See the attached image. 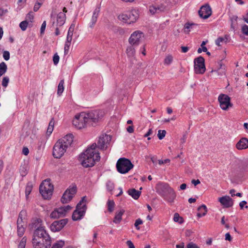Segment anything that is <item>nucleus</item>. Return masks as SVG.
I'll return each instance as SVG.
<instances>
[{
    "label": "nucleus",
    "mask_w": 248,
    "mask_h": 248,
    "mask_svg": "<svg viewBox=\"0 0 248 248\" xmlns=\"http://www.w3.org/2000/svg\"><path fill=\"white\" fill-rule=\"evenodd\" d=\"M128 46L126 49V53L127 56L129 57H132L135 55V49L134 46Z\"/></svg>",
    "instance_id": "nucleus-32"
},
{
    "label": "nucleus",
    "mask_w": 248,
    "mask_h": 248,
    "mask_svg": "<svg viewBox=\"0 0 248 248\" xmlns=\"http://www.w3.org/2000/svg\"><path fill=\"white\" fill-rule=\"evenodd\" d=\"M128 193L135 200H137L140 196L141 192L134 188L130 189L128 190Z\"/></svg>",
    "instance_id": "nucleus-27"
},
{
    "label": "nucleus",
    "mask_w": 248,
    "mask_h": 248,
    "mask_svg": "<svg viewBox=\"0 0 248 248\" xmlns=\"http://www.w3.org/2000/svg\"><path fill=\"white\" fill-rule=\"evenodd\" d=\"M242 32L243 34L248 35V26L245 24L242 27Z\"/></svg>",
    "instance_id": "nucleus-52"
},
{
    "label": "nucleus",
    "mask_w": 248,
    "mask_h": 248,
    "mask_svg": "<svg viewBox=\"0 0 248 248\" xmlns=\"http://www.w3.org/2000/svg\"><path fill=\"white\" fill-rule=\"evenodd\" d=\"M164 199L169 202H173L174 199L176 198V194L173 188H171L170 190H169L164 196L163 197Z\"/></svg>",
    "instance_id": "nucleus-22"
},
{
    "label": "nucleus",
    "mask_w": 248,
    "mask_h": 248,
    "mask_svg": "<svg viewBox=\"0 0 248 248\" xmlns=\"http://www.w3.org/2000/svg\"><path fill=\"white\" fill-rule=\"evenodd\" d=\"M32 185L29 183H28L25 189V194L26 197H27L31 193L32 190Z\"/></svg>",
    "instance_id": "nucleus-44"
},
{
    "label": "nucleus",
    "mask_w": 248,
    "mask_h": 248,
    "mask_svg": "<svg viewBox=\"0 0 248 248\" xmlns=\"http://www.w3.org/2000/svg\"><path fill=\"white\" fill-rule=\"evenodd\" d=\"M46 21H44L42 24L41 29H40V33L41 34H43L44 33L46 27Z\"/></svg>",
    "instance_id": "nucleus-58"
},
{
    "label": "nucleus",
    "mask_w": 248,
    "mask_h": 248,
    "mask_svg": "<svg viewBox=\"0 0 248 248\" xmlns=\"http://www.w3.org/2000/svg\"><path fill=\"white\" fill-rule=\"evenodd\" d=\"M218 201L225 208L231 207L233 204L232 199L229 196H225L219 198Z\"/></svg>",
    "instance_id": "nucleus-19"
},
{
    "label": "nucleus",
    "mask_w": 248,
    "mask_h": 248,
    "mask_svg": "<svg viewBox=\"0 0 248 248\" xmlns=\"http://www.w3.org/2000/svg\"><path fill=\"white\" fill-rule=\"evenodd\" d=\"M229 38V36L227 35H225L224 37H219L215 41V44L217 46H220V43L225 42L227 43Z\"/></svg>",
    "instance_id": "nucleus-30"
},
{
    "label": "nucleus",
    "mask_w": 248,
    "mask_h": 248,
    "mask_svg": "<svg viewBox=\"0 0 248 248\" xmlns=\"http://www.w3.org/2000/svg\"><path fill=\"white\" fill-rule=\"evenodd\" d=\"M75 28V24H72L71 26H70L68 32H67V35L68 36H73V32Z\"/></svg>",
    "instance_id": "nucleus-49"
},
{
    "label": "nucleus",
    "mask_w": 248,
    "mask_h": 248,
    "mask_svg": "<svg viewBox=\"0 0 248 248\" xmlns=\"http://www.w3.org/2000/svg\"><path fill=\"white\" fill-rule=\"evenodd\" d=\"M107 188L109 191H112L114 187V184L111 181H108L106 184Z\"/></svg>",
    "instance_id": "nucleus-47"
},
{
    "label": "nucleus",
    "mask_w": 248,
    "mask_h": 248,
    "mask_svg": "<svg viewBox=\"0 0 248 248\" xmlns=\"http://www.w3.org/2000/svg\"><path fill=\"white\" fill-rule=\"evenodd\" d=\"M186 248H200V247L193 242H190L187 244Z\"/></svg>",
    "instance_id": "nucleus-56"
},
{
    "label": "nucleus",
    "mask_w": 248,
    "mask_h": 248,
    "mask_svg": "<svg viewBox=\"0 0 248 248\" xmlns=\"http://www.w3.org/2000/svg\"><path fill=\"white\" fill-rule=\"evenodd\" d=\"M153 133V130L151 128L149 129L148 131L144 135V137H148V140H150L151 138L148 137L150 135H151Z\"/></svg>",
    "instance_id": "nucleus-61"
},
{
    "label": "nucleus",
    "mask_w": 248,
    "mask_h": 248,
    "mask_svg": "<svg viewBox=\"0 0 248 248\" xmlns=\"http://www.w3.org/2000/svg\"><path fill=\"white\" fill-rule=\"evenodd\" d=\"M41 222H42V220L40 218H36V219H33L31 223V228L32 229L36 228V229L38 227H41L40 226H41Z\"/></svg>",
    "instance_id": "nucleus-33"
},
{
    "label": "nucleus",
    "mask_w": 248,
    "mask_h": 248,
    "mask_svg": "<svg viewBox=\"0 0 248 248\" xmlns=\"http://www.w3.org/2000/svg\"><path fill=\"white\" fill-rule=\"evenodd\" d=\"M171 187L170 186L169 184L165 183L160 182L158 183L155 186L156 192L162 197L167 193L169 190H170Z\"/></svg>",
    "instance_id": "nucleus-17"
},
{
    "label": "nucleus",
    "mask_w": 248,
    "mask_h": 248,
    "mask_svg": "<svg viewBox=\"0 0 248 248\" xmlns=\"http://www.w3.org/2000/svg\"><path fill=\"white\" fill-rule=\"evenodd\" d=\"M108 210L109 212L112 213L114 208L115 203L112 200H108L107 202Z\"/></svg>",
    "instance_id": "nucleus-36"
},
{
    "label": "nucleus",
    "mask_w": 248,
    "mask_h": 248,
    "mask_svg": "<svg viewBox=\"0 0 248 248\" xmlns=\"http://www.w3.org/2000/svg\"><path fill=\"white\" fill-rule=\"evenodd\" d=\"M103 115V112L99 110H93L86 113V116L90 126L96 124Z\"/></svg>",
    "instance_id": "nucleus-9"
},
{
    "label": "nucleus",
    "mask_w": 248,
    "mask_h": 248,
    "mask_svg": "<svg viewBox=\"0 0 248 248\" xmlns=\"http://www.w3.org/2000/svg\"><path fill=\"white\" fill-rule=\"evenodd\" d=\"M29 22L27 20L21 22L19 24V27L23 31H25L27 28Z\"/></svg>",
    "instance_id": "nucleus-41"
},
{
    "label": "nucleus",
    "mask_w": 248,
    "mask_h": 248,
    "mask_svg": "<svg viewBox=\"0 0 248 248\" xmlns=\"http://www.w3.org/2000/svg\"><path fill=\"white\" fill-rule=\"evenodd\" d=\"M17 234L19 236H22L25 232V228H17Z\"/></svg>",
    "instance_id": "nucleus-51"
},
{
    "label": "nucleus",
    "mask_w": 248,
    "mask_h": 248,
    "mask_svg": "<svg viewBox=\"0 0 248 248\" xmlns=\"http://www.w3.org/2000/svg\"><path fill=\"white\" fill-rule=\"evenodd\" d=\"M180 220H182V218L180 217L178 213H175L174 215L173 220L176 222H178L181 223V221Z\"/></svg>",
    "instance_id": "nucleus-54"
},
{
    "label": "nucleus",
    "mask_w": 248,
    "mask_h": 248,
    "mask_svg": "<svg viewBox=\"0 0 248 248\" xmlns=\"http://www.w3.org/2000/svg\"><path fill=\"white\" fill-rule=\"evenodd\" d=\"M50 217L51 218L55 219L60 218V217L59 216V214L58 213V211L56 209H55L53 211L51 212V213L50 215Z\"/></svg>",
    "instance_id": "nucleus-42"
},
{
    "label": "nucleus",
    "mask_w": 248,
    "mask_h": 248,
    "mask_svg": "<svg viewBox=\"0 0 248 248\" xmlns=\"http://www.w3.org/2000/svg\"><path fill=\"white\" fill-rule=\"evenodd\" d=\"M60 60V57L57 53H56L54 55L53 57V61L54 65H56L59 63Z\"/></svg>",
    "instance_id": "nucleus-50"
},
{
    "label": "nucleus",
    "mask_w": 248,
    "mask_h": 248,
    "mask_svg": "<svg viewBox=\"0 0 248 248\" xmlns=\"http://www.w3.org/2000/svg\"><path fill=\"white\" fill-rule=\"evenodd\" d=\"M72 207L70 205L64 206L58 208H57L59 216L60 217H63L66 216L68 211L71 210Z\"/></svg>",
    "instance_id": "nucleus-24"
},
{
    "label": "nucleus",
    "mask_w": 248,
    "mask_h": 248,
    "mask_svg": "<svg viewBox=\"0 0 248 248\" xmlns=\"http://www.w3.org/2000/svg\"><path fill=\"white\" fill-rule=\"evenodd\" d=\"M72 134H67L59 139L55 144L53 149V155L56 158H60L65 153L66 149L73 141Z\"/></svg>",
    "instance_id": "nucleus-2"
},
{
    "label": "nucleus",
    "mask_w": 248,
    "mask_h": 248,
    "mask_svg": "<svg viewBox=\"0 0 248 248\" xmlns=\"http://www.w3.org/2000/svg\"><path fill=\"white\" fill-rule=\"evenodd\" d=\"M32 239L34 240L35 247L37 248L38 247H36L37 246L36 244L39 243L40 240L43 241V243L45 241L47 242H51L49 235L44 227H38L35 229Z\"/></svg>",
    "instance_id": "nucleus-4"
},
{
    "label": "nucleus",
    "mask_w": 248,
    "mask_h": 248,
    "mask_svg": "<svg viewBox=\"0 0 248 248\" xmlns=\"http://www.w3.org/2000/svg\"><path fill=\"white\" fill-rule=\"evenodd\" d=\"M54 118H52L51 120L49 122L47 131H46V134L48 136L50 135V134L52 133V132L53 131L54 129Z\"/></svg>",
    "instance_id": "nucleus-31"
},
{
    "label": "nucleus",
    "mask_w": 248,
    "mask_h": 248,
    "mask_svg": "<svg viewBox=\"0 0 248 248\" xmlns=\"http://www.w3.org/2000/svg\"><path fill=\"white\" fill-rule=\"evenodd\" d=\"M86 197H83L80 202L78 203L76 210L72 215V219L77 221L81 219L84 216L86 210Z\"/></svg>",
    "instance_id": "nucleus-3"
},
{
    "label": "nucleus",
    "mask_w": 248,
    "mask_h": 248,
    "mask_svg": "<svg viewBox=\"0 0 248 248\" xmlns=\"http://www.w3.org/2000/svg\"><path fill=\"white\" fill-rule=\"evenodd\" d=\"M41 5H42V4H41V3H38V2H36L35 3L34 7H33L34 11V12L37 11L39 9Z\"/></svg>",
    "instance_id": "nucleus-59"
},
{
    "label": "nucleus",
    "mask_w": 248,
    "mask_h": 248,
    "mask_svg": "<svg viewBox=\"0 0 248 248\" xmlns=\"http://www.w3.org/2000/svg\"><path fill=\"white\" fill-rule=\"evenodd\" d=\"M65 14L62 12H60L56 17L51 15V20L52 21V27L62 26L65 22Z\"/></svg>",
    "instance_id": "nucleus-14"
},
{
    "label": "nucleus",
    "mask_w": 248,
    "mask_h": 248,
    "mask_svg": "<svg viewBox=\"0 0 248 248\" xmlns=\"http://www.w3.org/2000/svg\"><path fill=\"white\" fill-rule=\"evenodd\" d=\"M64 242L62 240L57 241L56 243L54 244L52 246V248H62L64 246Z\"/></svg>",
    "instance_id": "nucleus-39"
},
{
    "label": "nucleus",
    "mask_w": 248,
    "mask_h": 248,
    "mask_svg": "<svg viewBox=\"0 0 248 248\" xmlns=\"http://www.w3.org/2000/svg\"><path fill=\"white\" fill-rule=\"evenodd\" d=\"M19 171L22 176H25L28 173L27 167L25 166H21L20 167Z\"/></svg>",
    "instance_id": "nucleus-40"
},
{
    "label": "nucleus",
    "mask_w": 248,
    "mask_h": 248,
    "mask_svg": "<svg viewBox=\"0 0 248 248\" xmlns=\"http://www.w3.org/2000/svg\"><path fill=\"white\" fill-rule=\"evenodd\" d=\"M26 212L24 211H21L18 216V217L17 220V224H25L23 221V217L25 215Z\"/></svg>",
    "instance_id": "nucleus-37"
},
{
    "label": "nucleus",
    "mask_w": 248,
    "mask_h": 248,
    "mask_svg": "<svg viewBox=\"0 0 248 248\" xmlns=\"http://www.w3.org/2000/svg\"><path fill=\"white\" fill-rule=\"evenodd\" d=\"M212 14V10L209 5L202 6L199 11L200 16L203 19L208 18Z\"/></svg>",
    "instance_id": "nucleus-18"
},
{
    "label": "nucleus",
    "mask_w": 248,
    "mask_h": 248,
    "mask_svg": "<svg viewBox=\"0 0 248 248\" xmlns=\"http://www.w3.org/2000/svg\"><path fill=\"white\" fill-rule=\"evenodd\" d=\"M29 153V150L26 147H24L22 149V154L25 155H27Z\"/></svg>",
    "instance_id": "nucleus-63"
},
{
    "label": "nucleus",
    "mask_w": 248,
    "mask_h": 248,
    "mask_svg": "<svg viewBox=\"0 0 248 248\" xmlns=\"http://www.w3.org/2000/svg\"><path fill=\"white\" fill-rule=\"evenodd\" d=\"M40 193L45 199L51 197L53 191V186L51 184L49 179L44 180L39 186Z\"/></svg>",
    "instance_id": "nucleus-6"
},
{
    "label": "nucleus",
    "mask_w": 248,
    "mask_h": 248,
    "mask_svg": "<svg viewBox=\"0 0 248 248\" xmlns=\"http://www.w3.org/2000/svg\"><path fill=\"white\" fill-rule=\"evenodd\" d=\"M142 223L143 221L140 218H139L136 220L134 223V226L137 230H139L140 229L139 225L142 224Z\"/></svg>",
    "instance_id": "nucleus-48"
},
{
    "label": "nucleus",
    "mask_w": 248,
    "mask_h": 248,
    "mask_svg": "<svg viewBox=\"0 0 248 248\" xmlns=\"http://www.w3.org/2000/svg\"><path fill=\"white\" fill-rule=\"evenodd\" d=\"M236 147L238 150H244L248 148V140L246 138H242L236 144Z\"/></svg>",
    "instance_id": "nucleus-23"
},
{
    "label": "nucleus",
    "mask_w": 248,
    "mask_h": 248,
    "mask_svg": "<svg viewBox=\"0 0 248 248\" xmlns=\"http://www.w3.org/2000/svg\"><path fill=\"white\" fill-rule=\"evenodd\" d=\"M149 10L152 15L159 14L165 11V6L162 4L152 5L149 7Z\"/></svg>",
    "instance_id": "nucleus-20"
},
{
    "label": "nucleus",
    "mask_w": 248,
    "mask_h": 248,
    "mask_svg": "<svg viewBox=\"0 0 248 248\" xmlns=\"http://www.w3.org/2000/svg\"><path fill=\"white\" fill-rule=\"evenodd\" d=\"M197 26V24L194 23H186L184 26V31L186 33H188L191 30Z\"/></svg>",
    "instance_id": "nucleus-29"
},
{
    "label": "nucleus",
    "mask_w": 248,
    "mask_h": 248,
    "mask_svg": "<svg viewBox=\"0 0 248 248\" xmlns=\"http://www.w3.org/2000/svg\"><path fill=\"white\" fill-rule=\"evenodd\" d=\"M170 162V160L169 159H166L165 160H158V164L159 165H162L163 164L169 163Z\"/></svg>",
    "instance_id": "nucleus-64"
},
{
    "label": "nucleus",
    "mask_w": 248,
    "mask_h": 248,
    "mask_svg": "<svg viewBox=\"0 0 248 248\" xmlns=\"http://www.w3.org/2000/svg\"><path fill=\"white\" fill-rule=\"evenodd\" d=\"M143 38L144 34L142 31H136L131 34L128 42L132 46H138L142 41Z\"/></svg>",
    "instance_id": "nucleus-10"
},
{
    "label": "nucleus",
    "mask_w": 248,
    "mask_h": 248,
    "mask_svg": "<svg viewBox=\"0 0 248 248\" xmlns=\"http://www.w3.org/2000/svg\"><path fill=\"white\" fill-rule=\"evenodd\" d=\"M173 61V57L171 55H167L164 61L165 65H169Z\"/></svg>",
    "instance_id": "nucleus-38"
},
{
    "label": "nucleus",
    "mask_w": 248,
    "mask_h": 248,
    "mask_svg": "<svg viewBox=\"0 0 248 248\" xmlns=\"http://www.w3.org/2000/svg\"><path fill=\"white\" fill-rule=\"evenodd\" d=\"M26 238L24 237L22 238L18 246V248H25L26 243Z\"/></svg>",
    "instance_id": "nucleus-46"
},
{
    "label": "nucleus",
    "mask_w": 248,
    "mask_h": 248,
    "mask_svg": "<svg viewBox=\"0 0 248 248\" xmlns=\"http://www.w3.org/2000/svg\"><path fill=\"white\" fill-rule=\"evenodd\" d=\"M73 124L78 129H82L90 126L86 116V113L84 112L76 115L73 120Z\"/></svg>",
    "instance_id": "nucleus-8"
},
{
    "label": "nucleus",
    "mask_w": 248,
    "mask_h": 248,
    "mask_svg": "<svg viewBox=\"0 0 248 248\" xmlns=\"http://www.w3.org/2000/svg\"><path fill=\"white\" fill-rule=\"evenodd\" d=\"M194 70L196 74H202L206 70L204 59L202 56H199L194 60Z\"/></svg>",
    "instance_id": "nucleus-12"
},
{
    "label": "nucleus",
    "mask_w": 248,
    "mask_h": 248,
    "mask_svg": "<svg viewBox=\"0 0 248 248\" xmlns=\"http://www.w3.org/2000/svg\"><path fill=\"white\" fill-rule=\"evenodd\" d=\"M129 248H135L133 243L131 240H127L126 242Z\"/></svg>",
    "instance_id": "nucleus-62"
},
{
    "label": "nucleus",
    "mask_w": 248,
    "mask_h": 248,
    "mask_svg": "<svg viewBox=\"0 0 248 248\" xmlns=\"http://www.w3.org/2000/svg\"><path fill=\"white\" fill-rule=\"evenodd\" d=\"M3 58L6 61H8L10 59V53L8 51L5 50L3 52Z\"/></svg>",
    "instance_id": "nucleus-53"
},
{
    "label": "nucleus",
    "mask_w": 248,
    "mask_h": 248,
    "mask_svg": "<svg viewBox=\"0 0 248 248\" xmlns=\"http://www.w3.org/2000/svg\"><path fill=\"white\" fill-rule=\"evenodd\" d=\"M220 107L223 110H227L232 107L231 102V98L226 94H220L218 97Z\"/></svg>",
    "instance_id": "nucleus-11"
},
{
    "label": "nucleus",
    "mask_w": 248,
    "mask_h": 248,
    "mask_svg": "<svg viewBox=\"0 0 248 248\" xmlns=\"http://www.w3.org/2000/svg\"><path fill=\"white\" fill-rule=\"evenodd\" d=\"M7 66L4 62L0 63V77L3 75L7 71Z\"/></svg>",
    "instance_id": "nucleus-34"
},
{
    "label": "nucleus",
    "mask_w": 248,
    "mask_h": 248,
    "mask_svg": "<svg viewBox=\"0 0 248 248\" xmlns=\"http://www.w3.org/2000/svg\"><path fill=\"white\" fill-rule=\"evenodd\" d=\"M67 222L68 219L66 218L55 221L50 225L49 228L52 232H59L64 227Z\"/></svg>",
    "instance_id": "nucleus-16"
},
{
    "label": "nucleus",
    "mask_w": 248,
    "mask_h": 248,
    "mask_svg": "<svg viewBox=\"0 0 248 248\" xmlns=\"http://www.w3.org/2000/svg\"><path fill=\"white\" fill-rule=\"evenodd\" d=\"M138 17L137 11L136 10H132L121 14L118 16V18L123 22L129 24L136 22Z\"/></svg>",
    "instance_id": "nucleus-7"
},
{
    "label": "nucleus",
    "mask_w": 248,
    "mask_h": 248,
    "mask_svg": "<svg viewBox=\"0 0 248 248\" xmlns=\"http://www.w3.org/2000/svg\"><path fill=\"white\" fill-rule=\"evenodd\" d=\"M111 138L109 135L104 134L101 135L97 141L96 146L101 149L104 150L107 148L111 140Z\"/></svg>",
    "instance_id": "nucleus-15"
},
{
    "label": "nucleus",
    "mask_w": 248,
    "mask_h": 248,
    "mask_svg": "<svg viewBox=\"0 0 248 248\" xmlns=\"http://www.w3.org/2000/svg\"><path fill=\"white\" fill-rule=\"evenodd\" d=\"M71 45V43H65L64 45V54H67L69 50L70 46Z\"/></svg>",
    "instance_id": "nucleus-55"
},
{
    "label": "nucleus",
    "mask_w": 248,
    "mask_h": 248,
    "mask_svg": "<svg viewBox=\"0 0 248 248\" xmlns=\"http://www.w3.org/2000/svg\"><path fill=\"white\" fill-rule=\"evenodd\" d=\"M9 82V78L8 77H4L3 78L1 85L3 87L6 88Z\"/></svg>",
    "instance_id": "nucleus-43"
},
{
    "label": "nucleus",
    "mask_w": 248,
    "mask_h": 248,
    "mask_svg": "<svg viewBox=\"0 0 248 248\" xmlns=\"http://www.w3.org/2000/svg\"><path fill=\"white\" fill-rule=\"evenodd\" d=\"M96 148V144L93 143L80 155L81 164L84 167H92L94 165L96 161L100 160V154Z\"/></svg>",
    "instance_id": "nucleus-1"
},
{
    "label": "nucleus",
    "mask_w": 248,
    "mask_h": 248,
    "mask_svg": "<svg viewBox=\"0 0 248 248\" xmlns=\"http://www.w3.org/2000/svg\"><path fill=\"white\" fill-rule=\"evenodd\" d=\"M64 80H61L58 86L57 93L59 95H61L64 90Z\"/></svg>",
    "instance_id": "nucleus-35"
},
{
    "label": "nucleus",
    "mask_w": 248,
    "mask_h": 248,
    "mask_svg": "<svg viewBox=\"0 0 248 248\" xmlns=\"http://www.w3.org/2000/svg\"><path fill=\"white\" fill-rule=\"evenodd\" d=\"M34 241L32 240V243L33 245V247L34 248H37L35 247ZM51 242H47L45 241L44 242H43V241H39V243L37 244V245L36 247H38V248H49L51 246Z\"/></svg>",
    "instance_id": "nucleus-26"
},
{
    "label": "nucleus",
    "mask_w": 248,
    "mask_h": 248,
    "mask_svg": "<svg viewBox=\"0 0 248 248\" xmlns=\"http://www.w3.org/2000/svg\"><path fill=\"white\" fill-rule=\"evenodd\" d=\"M207 41H202L201 45V48L202 49L203 52H206L207 50V48L205 45H206Z\"/></svg>",
    "instance_id": "nucleus-60"
},
{
    "label": "nucleus",
    "mask_w": 248,
    "mask_h": 248,
    "mask_svg": "<svg viewBox=\"0 0 248 248\" xmlns=\"http://www.w3.org/2000/svg\"><path fill=\"white\" fill-rule=\"evenodd\" d=\"M134 167L131 161L125 158H120L116 163L117 171L121 174L128 172Z\"/></svg>",
    "instance_id": "nucleus-5"
},
{
    "label": "nucleus",
    "mask_w": 248,
    "mask_h": 248,
    "mask_svg": "<svg viewBox=\"0 0 248 248\" xmlns=\"http://www.w3.org/2000/svg\"><path fill=\"white\" fill-rule=\"evenodd\" d=\"M34 17L33 14L32 12H30L26 16V19L30 21L31 22H32Z\"/></svg>",
    "instance_id": "nucleus-57"
},
{
    "label": "nucleus",
    "mask_w": 248,
    "mask_h": 248,
    "mask_svg": "<svg viewBox=\"0 0 248 248\" xmlns=\"http://www.w3.org/2000/svg\"><path fill=\"white\" fill-rule=\"evenodd\" d=\"M124 212L125 211L124 209H121L119 211L116 212L113 222L115 224H119L122 221V216Z\"/></svg>",
    "instance_id": "nucleus-25"
},
{
    "label": "nucleus",
    "mask_w": 248,
    "mask_h": 248,
    "mask_svg": "<svg viewBox=\"0 0 248 248\" xmlns=\"http://www.w3.org/2000/svg\"><path fill=\"white\" fill-rule=\"evenodd\" d=\"M76 192V186L75 185L72 186H70L63 193L61 198L62 202L63 203L69 202L72 200Z\"/></svg>",
    "instance_id": "nucleus-13"
},
{
    "label": "nucleus",
    "mask_w": 248,
    "mask_h": 248,
    "mask_svg": "<svg viewBox=\"0 0 248 248\" xmlns=\"http://www.w3.org/2000/svg\"><path fill=\"white\" fill-rule=\"evenodd\" d=\"M198 211L197 216L199 217H203L206 214L207 212L206 206L202 204L198 208Z\"/></svg>",
    "instance_id": "nucleus-28"
},
{
    "label": "nucleus",
    "mask_w": 248,
    "mask_h": 248,
    "mask_svg": "<svg viewBox=\"0 0 248 248\" xmlns=\"http://www.w3.org/2000/svg\"><path fill=\"white\" fill-rule=\"evenodd\" d=\"M166 132L165 130H159L157 133V137L159 140H162L165 136Z\"/></svg>",
    "instance_id": "nucleus-45"
},
{
    "label": "nucleus",
    "mask_w": 248,
    "mask_h": 248,
    "mask_svg": "<svg viewBox=\"0 0 248 248\" xmlns=\"http://www.w3.org/2000/svg\"><path fill=\"white\" fill-rule=\"evenodd\" d=\"M99 12H100V8H96L95 9V10H94V11L93 12V16H92V17L90 20V22H89V23L88 24V26L89 28L93 29L94 27L95 24H96V23L97 22Z\"/></svg>",
    "instance_id": "nucleus-21"
}]
</instances>
